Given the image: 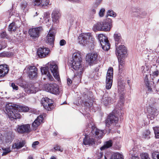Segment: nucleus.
I'll list each match as a JSON object with an SVG mask.
<instances>
[{"label": "nucleus", "instance_id": "obj_1", "mask_svg": "<svg viewBox=\"0 0 159 159\" xmlns=\"http://www.w3.org/2000/svg\"><path fill=\"white\" fill-rule=\"evenodd\" d=\"M71 60H69V65L71 68L77 71L75 75L73 80L77 82H79L81 80L82 74L84 71V67L82 65V59L80 54L74 53Z\"/></svg>", "mask_w": 159, "mask_h": 159}, {"label": "nucleus", "instance_id": "obj_2", "mask_svg": "<svg viewBox=\"0 0 159 159\" xmlns=\"http://www.w3.org/2000/svg\"><path fill=\"white\" fill-rule=\"evenodd\" d=\"M5 112L11 120L20 118L19 112H27L29 109L27 106H19L12 103H9L6 106Z\"/></svg>", "mask_w": 159, "mask_h": 159}, {"label": "nucleus", "instance_id": "obj_3", "mask_svg": "<svg viewBox=\"0 0 159 159\" xmlns=\"http://www.w3.org/2000/svg\"><path fill=\"white\" fill-rule=\"evenodd\" d=\"M116 54L117 57L119 62L120 63L119 66V71H121L123 60L127 56V50L124 45L119 46V47H116Z\"/></svg>", "mask_w": 159, "mask_h": 159}, {"label": "nucleus", "instance_id": "obj_4", "mask_svg": "<svg viewBox=\"0 0 159 159\" xmlns=\"http://www.w3.org/2000/svg\"><path fill=\"white\" fill-rule=\"evenodd\" d=\"M18 1H21L20 6L22 9L24 10L26 8L28 3L29 1H31L34 3L35 6L40 7H44L47 6L49 2V0H18Z\"/></svg>", "mask_w": 159, "mask_h": 159}, {"label": "nucleus", "instance_id": "obj_5", "mask_svg": "<svg viewBox=\"0 0 159 159\" xmlns=\"http://www.w3.org/2000/svg\"><path fill=\"white\" fill-rule=\"evenodd\" d=\"M92 36L90 33H85L80 34L78 37L79 43L81 45L86 46L90 42V39L93 41Z\"/></svg>", "mask_w": 159, "mask_h": 159}, {"label": "nucleus", "instance_id": "obj_6", "mask_svg": "<svg viewBox=\"0 0 159 159\" xmlns=\"http://www.w3.org/2000/svg\"><path fill=\"white\" fill-rule=\"evenodd\" d=\"M98 39L102 47V49L104 51L108 50L110 48V44L107 38L102 34L98 35Z\"/></svg>", "mask_w": 159, "mask_h": 159}, {"label": "nucleus", "instance_id": "obj_7", "mask_svg": "<svg viewBox=\"0 0 159 159\" xmlns=\"http://www.w3.org/2000/svg\"><path fill=\"white\" fill-rule=\"evenodd\" d=\"M45 90L54 94H59L60 93L58 85L56 84H48L44 85Z\"/></svg>", "mask_w": 159, "mask_h": 159}, {"label": "nucleus", "instance_id": "obj_8", "mask_svg": "<svg viewBox=\"0 0 159 159\" xmlns=\"http://www.w3.org/2000/svg\"><path fill=\"white\" fill-rule=\"evenodd\" d=\"M113 75V69L112 67H110L108 70L106 76V88L107 89H110L111 87Z\"/></svg>", "mask_w": 159, "mask_h": 159}, {"label": "nucleus", "instance_id": "obj_9", "mask_svg": "<svg viewBox=\"0 0 159 159\" xmlns=\"http://www.w3.org/2000/svg\"><path fill=\"white\" fill-rule=\"evenodd\" d=\"M92 97V93L90 92H87V93H84L83 102L84 103V105L89 108L91 109L92 107L93 104L91 102V98Z\"/></svg>", "mask_w": 159, "mask_h": 159}, {"label": "nucleus", "instance_id": "obj_10", "mask_svg": "<svg viewBox=\"0 0 159 159\" xmlns=\"http://www.w3.org/2000/svg\"><path fill=\"white\" fill-rule=\"evenodd\" d=\"M118 118L117 116L113 114H110L108 116L107 119L106 120V126L109 127L111 125H114L118 122Z\"/></svg>", "mask_w": 159, "mask_h": 159}, {"label": "nucleus", "instance_id": "obj_11", "mask_svg": "<svg viewBox=\"0 0 159 159\" xmlns=\"http://www.w3.org/2000/svg\"><path fill=\"white\" fill-rule=\"evenodd\" d=\"M27 70L28 76L30 79H34L37 77L38 69L35 66H29Z\"/></svg>", "mask_w": 159, "mask_h": 159}, {"label": "nucleus", "instance_id": "obj_12", "mask_svg": "<svg viewBox=\"0 0 159 159\" xmlns=\"http://www.w3.org/2000/svg\"><path fill=\"white\" fill-rule=\"evenodd\" d=\"M41 103L43 107L48 111H50L53 108L52 101L48 98H43Z\"/></svg>", "mask_w": 159, "mask_h": 159}, {"label": "nucleus", "instance_id": "obj_13", "mask_svg": "<svg viewBox=\"0 0 159 159\" xmlns=\"http://www.w3.org/2000/svg\"><path fill=\"white\" fill-rule=\"evenodd\" d=\"M42 30L43 28L41 27L30 29L29 31V33L33 39H36L39 37L40 33Z\"/></svg>", "mask_w": 159, "mask_h": 159}, {"label": "nucleus", "instance_id": "obj_14", "mask_svg": "<svg viewBox=\"0 0 159 159\" xmlns=\"http://www.w3.org/2000/svg\"><path fill=\"white\" fill-rule=\"evenodd\" d=\"M30 126L29 124L18 125L17 126V131L21 134L28 133L31 131Z\"/></svg>", "mask_w": 159, "mask_h": 159}, {"label": "nucleus", "instance_id": "obj_15", "mask_svg": "<svg viewBox=\"0 0 159 159\" xmlns=\"http://www.w3.org/2000/svg\"><path fill=\"white\" fill-rule=\"evenodd\" d=\"M50 51L49 49L46 48H39L37 51L39 57L41 58L46 57L49 54Z\"/></svg>", "mask_w": 159, "mask_h": 159}, {"label": "nucleus", "instance_id": "obj_16", "mask_svg": "<svg viewBox=\"0 0 159 159\" xmlns=\"http://www.w3.org/2000/svg\"><path fill=\"white\" fill-rule=\"evenodd\" d=\"M91 133L96 138H102L104 135V130L99 129L94 126L91 125Z\"/></svg>", "mask_w": 159, "mask_h": 159}, {"label": "nucleus", "instance_id": "obj_17", "mask_svg": "<svg viewBox=\"0 0 159 159\" xmlns=\"http://www.w3.org/2000/svg\"><path fill=\"white\" fill-rule=\"evenodd\" d=\"M98 58V54L96 53L92 52L87 54L86 57L87 61L89 64L96 62Z\"/></svg>", "mask_w": 159, "mask_h": 159}, {"label": "nucleus", "instance_id": "obj_18", "mask_svg": "<svg viewBox=\"0 0 159 159\" xmlns=\"http://www.w3.org/2000/svg\"><path fill=\"white\" fill-rule=\"evenodd\" d=\"M50 68L54 77L57 80H59L60 79V77L57 65L54 63H50Z\"/></svg>", "mask_w": 159, "mask_h": 159}, {"label": "nucleus", "instance_id": "obj_19", "mask_svg": "<svg viewBox=\"0 0 159 159\" xmlns=\"http://www.w3.org/2000/svg\"><path fill=\"white\" fill-rule=\"evenodd\" d=\"M51 16L53 21L57 23L61 16L60 10L59 9L55 8L52 12Z\"/></svg>", "mask_w": 159, "mask_h": 159}, {"label": "nucleus", "instance_id": "obj_20", "mask_svg": "<svg viewBox=\"0 0 159 159\" xmlns=\"http://www.w3.org/2000/svg\"><path fill=\"white\" fill-rule=\"evenodd\" d=\"M102 31H107L110 30L112 27V20L109 18H107L103 22Z\"/></svg>", "mask_w": 159, "mask_h": 159}, {"label": "nucleus", "instance_id": "obj_21", "mask_svg": "<svg viewBox=\"0 0 159 159\" xmlns=\"http://www.w3.org/2000/svg\"><path fill=\"white\" fill-rule=\"evenodd\" d=\"M43 117L42 115L38 116L32 124L33 129L35 130L43 122Z\"/></svg>", "mask_w": 159, "mask_h": 159}, {"label": "nucleus", "instance_id": "obj_22", "mask_svg": "<svg viewBox=\"0 0 159 159\" xmlns=\"http://www.w3.org/2000/svg\"><path fill=\"white\" fill-rule=\"evenodd\" d=\"M9 68L6 64L0 65V78H4L8 73Z\"/></svg>", "mask_w": 159, "mask_h": 159}, {"label": "nucleus", "instance_id": "obj_23", "mask_svg": "<svg viewBox=\"0 0 159 159\" xmlns=\"http://www.w3.org/2000/svg\"><path fill=\"white\" fill-rule=\"evenodd\" d=\"M55 33L52 31L50 30L47 36V42L52 46L53 44L55 39Z\"/></svg>", "mask_w": 159, "mask_h": 159}, {"label": "nucleus", "instance_id": "obj_24", "mask_svg": "<svg viewBox=\"0 0 159 159\" xmlns=\"http://www.w3.org/2000/svg\"><path fill=\"white\" fill-rule=\"evenodd\" d=\"M41 71L42 74L46 75L47 78L49 80L52 81L54 79L49 72V67L48 66L41 68Z\"/></svg>", "mask_w": 159, "mask_h": 159}, {"label": "nucleus", "instance_id": "obj_25", "mask_svg": "<svg viewBox=\"0 0 159 159\" xmlns=\"http://www.w3.org/2000/svg\"><path fill=\"white\" fill-rule=\"evenodd\" d=\"M141 70L142 73L144 76V78H148L149 77H150V70L149 67L148 66H141Z\"/></svg>", "mask_w": 159, "mask_h": 159}, {"label": "nucleus", "instance_id": "obj_26", "mask_svg": "<svg viewBox=\"0 0 159 159\" xmlns=\"http://www.w3.org/2000/svg\"><path fill=\"white\" fill-rule=\"evenodd\" d=\"M83 143L85 145H92L95 144L94 139L89 137L88 135H85L83 140Z\"/></svg>", "mask_w": 159, "mask_h": 159}, {"label": "nucleus", "instance_id": "obj_27", "mask_svg": "<svg viewBox=\"0 0 159 159\" xmlns=\"http://www.w3.org/2000/svg\"><path fill=\"white\" fill-rule=\"evenodd\" d=\"M114 38L116 46L119 44L122 43L123 39L120 33L115 32L114 34Z\"/></svg>", "mask_w": 159, "mask_h": 159}, {"label": "nucleus", "instance_id": "obj_28", "mask_svg": "<svg viewBox=\"0 0 159 159\" xmlns=\"http://www.w3.org/2000/svg\"><path fill=\"white\" fill-rule=\"evenodd\" d=\"M113 101V99H111L110 97L107 96L106 95H103L101 99L102 103L106 106L112 103Z\"/></svg>", "mask_w": 159, "mask_h": 159}, {"label": "nucleus", "instance_id": "obj_29", "mask_svg": "<svg viewBox=\"0 0 159 159\" xmlns=\"http://www.w3.org/2000/svg\"><path fill=\"white\" fill-rule=\"evenodd\" d=\"M144 80L146 87L147 88V91L151 93H152L153 85L152 83L149 82L148 78H144Z\"/></svg>", "mask_w": 159, "mask_h": 159}, {"label": "nucleus", "instance_id": "obj_30", "mask_svg": "<svg viewBox=\"0 0 159 159\" xmlns=\"http://www.w3.org/2000/svg\"><path fill=\"white\" fill-rule=\"evenodd\" d=\"M25 141L22 140L21 141L14 143L12 145V148L19 149L23 147L25 144Z\"/></svg>", "mask_w": 159, "mask_h": 159}, {"label": "nucleus", "instance_id": "obj_31", "mask_svg": "<svg viewBox=\"0 0 159 159\" xmlns=\"http://www.w3.org/2000/svg\"><path fill=\"white\" fill-rule=\"evenodd\" d=\"M140 10L135 7H133L131 9V14L132 15L137 18H139V14Z\"/></svg>", "mask_w": 159, "mask_h": 159}, {"label": "nucleus", "instance_id": "obj_32", "mask_svg": "<svg viewBox=\"0 0 159 159\" xmlns=\"http://www.w3.org/2000/svg\"><path fill=\"white\" fill-rule=\"evenodd\" d=\"M112 140H110L106 142L103 146L100 148V149L101 151H102L112 146Z\"/></svg>", "mask_w": 159, "mask_h": 159}, {"label": "nucleus", "instance_id": "obj_33", "mask_svg": "<svg viewBox=\"0 0 159 159\" xmlns=\"http://www.w3.org/2000/svg\"><path fill=\"white\" fill-rule=\"evenodd\" d=\"M102 25H103V22H98L94 25V29L97 30L102 31Z\"/></svg>", "mask_w": 159, "mask_h": 159}, {"label": "nucleus", "instance_id": "obj_34", "mask_svg": "<svg viewBox=\"0 0 159 159\" xmlns=\"http://www.w3.org/2000/svg\"><path fill=\"white\" fill-rule=\"evenodd\" d=\"M123 156L121 154L116 152L113 154L110 159H123Z\"/></svg>", "mask_w": 159, "mask_h": 159}, {"label": "nucleus", "instance_id": "obj_35", "mask_svg": "<svg viewBox=\"0 0 159 159\" xmlns=\"http://www.w3.org/2000/svg\"><path fill=\"white\" fill-rule=\"evenodd\" d=\"M153 129L156 138L159 139V126L154 127Z\"/></svg>", "mask_w": 159, "mask_h": 159}, {"label": "nucleus", "instance_id": "obj_36", "mask_svg": "<svg viewBox=\"0 0 159 159\" xmlns=\"http://www.w3.org/2000/svg\"><path fill=\"white\" fill-rule=\"evenodd\" d=\"M16 30V26L14 22L11 23L9 26L8 30L9 31H15Z\"/></svg>", "mask_w": 159, "mask_h": 159}, {"label": "nucleus", "instance_id": "obj_37", "mask_svg": "<svg viewBox=\"0 0 159 159\" xmlns=\"http://www.w3.org/2000/svg\"><path fill=\"white\" fill-rule=\"evenodd\" d=\"M150 132L149 130H146L143 133V138L146 139H148L150 138Z\"/></svg>", "mask_w": 159, "mask_h": 159}, {"label": "nucleus", "instance_id": "obj_38", "mask_svg": "<svg viewBox=\"0 0 159 159\" xmlns=\"http://www.w3.org/2000/svg\"><path fill=\"white\" fill-rule=\"evenodd\" d=\"M107 15L115 17L116 16V14L112 10H108L107 12Z\"/></svg>", "mask_w": 159, "mask_h": 159}, {"label": "nucleus", "instance_id": "obj_39", "mask_svg": "<svg viewBox=\"0 0 159 159\" xmlns=\"http://www.w3.org/2000/svg\"><path fill=\"white\" fill-rule=\"evenodd\" d=\"M3 150L4 151V152L2 153V156L6 155L7 154L11 151L10 148H3Z\"/></svg>", "mask_w": 159, "mask_h": 159}, {"label": "nucleus", "instance_id": "obj_40", "mask_svg": "<svg viewBox=\"0 0 159 159\" xmlns=\"http://www.w3.org/2000/svg\"><path fill=\"white\" fill-rule=\"evenodd\" d=\"M125 90V87L123 85H120L118 86V91L120 94L122 93Z\"/></svg>", "mask_w": 159, "mask_h": 159}, {"label": "nucleus", "instance_id": "obj_41", "mask_svg": "<svg viewBox=\"0 0 159 159\" xmlns=\"http://www.w3.org/2000/svg\"><path fill=\"white\" fill-rule=\"evenodd\" d=\"M142 159H150L148 155L146 153H143L140 154Z\"/></svg>", "mask_w": 159, "mask_h": 159}, {"label": "nucleus", "instance_id": "obj_42", "mask_svg": "<svg viewBox=\"0 0 159 159\" xmlns=\"http://www.w3.org/2000/svg\"><path fill=\"white\" fill-rule=\"evenodd\" d=\"M152 157L153 159H159V152H153L152 154Z\"/></svg>", "mask_w": 159, "mask_h": 159}, {"label": "nucleus", "instance_id": "obj_43", "mask_svg": "<svg viewBox=\"0 0 159 159\" xmlns=\"http://www.w3.org/2000/svg\"><path fill=\"white\" fill-rule=\"evenodd\" d=\"M146 12L144 11H140L139 14L138 18L140 19L143 18L146 16Z\"/></svg>", "mask_w": 159, "mask_h": 159}, {"label": "nucleus", "instance_id": "obj_44", "mask_svg": "<svg viewBox=\"0 0 159 159\" xmlns=\"http://www.w3.org/2000/svg\"><path fill=\"white\" fill-rule=\"evenodd\" d=\"M43 18L46 21H49L50 18V14L49 13L46 12L44 13Z\"/></svg>", "mask_w": 159, "mask_h": 159}, {"label": "nucleus", "instance_id": "obj_45", "mask_svg": "<svg viewBox=\"0 0 159 159\" xmlns=\"http://www.w3.org/2000/svg\"><path fill=\"white\" fill-rule=\"evenodd\" d=\"M12 53L11 52H5L1 54V55L3 56H6L7 57H10L12 55Z\"/></svg>", "mask_w": 159, "mask_h": 159}, {"label": "nucleus", "instance_id": "obj_46", "mask_svg": "<svg viewBox=\"0 0 159 159\" xmlns=\"http://www.w3.org/2000/svg\"><path fill=\"white\" fill-rule=\"evenodd\" d=\"M13 138L11 135H7L6 138V141L7 143L11 142L13 140Z\"/></svg>", "mask_w": 159, "mask_h": 159}, {"label": "nucleus", "instance_id": "obj_47", "mask_svg": "<svg viewBox=\"0 0 159 159\" xmlns=\"http://www.w3.org/2000/svg\"><path fill=\"white\" fill-rule=\"evenodd\" d=\"M120 102H121V104H123L124 102V93H121L120 94Z\"/></svg>", "mask_w": 159, "mask_h": 159}, {"label": "nucleus", "instance_id": "obj_48", "mask_svg": "<svg viewBox=\"0 0 159 159\" xmlns=\"http://www.w3.org/2000/svg\"><path fill=\"white\" fill-rule=\"evenodd\" d=\"M54 149L55 151H59L61 152H62L63 151V149L61 148V147L57 145H56L54 147Z\"/></svg>", "mask_w": 159, "mask_h": 159}, {"label": "nucleus", "instance_id": "obj_49", "mask_svg": "<svg viewBox=\"0 0 159 159\" xmlns=\"http://www.w3.org/2000/svg\"><path fill=\"white\" fill-rule=\"evenodd\" d=\"M105 11V9L104 8H102L101 9L99 12V16L101 17H102L104 15V13Z\"/></svg>", "mask_w": 159, "mask_h": 159}, {"label": "nucleus", "instance_id": "obj_50", "mask_svg": "<svg viewBox=\"0 0 159 159\" xmlns=\"http://www.w3.org/2000/svg\"><path fill=\"white\" fill-rule=\"evenodd\" d=\"M33 87H32L31 88H30L28 89H25V91L27 92V93H34L35 92L32 89L33 88Z\"/></svg>", "mask_w": 159, "mask_h": 159}, {"label": "nucleus", "instance_id": "obj_51", "mask_svg": "<svg viewBox=\"0 0 159 159\" xmlns=\"http://www.w3.org/2000/svg\"><path fill=\"white\" fill-rule=\"evenodd\" d=\"M11 86L12 88L13 89L16 90H18V86L17 85H16L14 83H11Z\"/></svg>", "mask_w": 159, "mask_h": 159}, {"label": "nucleus", "instance_id": "obj_52", "mask_svg": "<svg viewBox=\"0 0 159 159\" xmlns=\"http://www.w3.org/2000/svg\"><path fill=\"white\" fill-rule=\"evenodd\" d=\"M66 42L64 39H62L60 41V45L61 46H63L65 44Z\"/></svg>", "mask_w": 159, "mask_h": 159}, {"label": "nucleus", "instance_id": "obj_53", "mask_svg": "<svg viewBox=\"0 0 159 159\" xmlns=\"http://www.w3.org/2000/svg\"><path fill=\"white\" fill-rule=\"evenodd\" d=\"M1 37L2 38H5L7 36V34L5 32H3L1 33Z\"/></svg>", "mask_w": 159, "mask_h": 159}, {"label": "nucleus", "instance_id": "obj_54", "mask_svg": "<svg viewBox=\"0 0 159 159\" xmlns=\"http://www.w3.org/2000/svg\"><path fill=\"white\" fill-rule=\"evenodd\" d=\"M159 74V71L157 70L153 73V75L154 76H157Z\"/></svg>", "mask_w": 159, "mask_h": 159}, {"label": "nucleus", "instance_id": "obj_55", "mask_svg": "<svg viewBox=\"0 0 159 159\" xmlns=\"http://www.w3.org/2000/svg\"><path fill=\"white\" fill-rule=\"evenodd\" d=\"M39 143L38 141H35L32 143V147L34 148H35L36 147V146L39 144Z\"/></svg>", "mask_w": 159, "mask_h": 159}, {"label": "nucleus", "instance_id": "obj_56", "mask_svg": "<svg viewBox=\"0 0 159 159\" xmlns=\"http://www.w3.org/2000/svg\"><path fill=\"white\" fill-rule=\"evenodd\" d=\"M0 45L1 46V48H0V50L3 48H4L7 47V44L4 43H3V42L2 43V44H0Z\"/></svg>", "mask_w": 159, "mask_h": 159}, {"label": "nucleus", "instance_id": "obj_57", "mask_svg": "<svg viewBox=\"0 0 159 159\" xmlns=\"http://www.w3.org/2000/svg\"><path fill=\"white\" fill-rule=\"evenodd\" d=\"M150 114L152 115V117L153 118H154L155 116H156L157 115V113L155 112V111H151Z\"/></svg>", "mask_w": 159, "mask_h": 159}, {"label": "nucleus", "instance_id": "obj_58", "mask_svg": "<svg viewBox=\"0 0 159 159\" xmlns=\"http://www.w3.org/2000/svg\"><path fill=\"white\" fill-rule=\"evenodd\" d=\"M100 4V3L96 1L95 3L93 4V7L94 8H97Z\"/></svg>", "mask_w": 159, "mask_h": 159}, {"label": "nucleus", "instance_id": "obj_59", "mask_svg": "<svg viewBox=\"0 0 159 159\" xmlns=\"http://www.w3.org/2000/svg\"><path fill=\"white\" fill-rule=\"evenodd\" d=\"M96 8H94L93 7H92L91 9V13L92 14H94L96 13Z\"/></svg>", "mask_w": 159, "mask_h": 159}, {"label": "nucleus", "instance_id": "obj_60", "mask_svg": "<svg viewBox=\"0 0 159 159\" xmlns=\"http://www.w3.org/2000/svg\"><path fill=\"white\" fill-rule=\"evenodd\" d=\"M67 84H68V86H70L71 83H72V81L71 80L69 79V78H68L67 79Z\"/></svg>", "mask_w": 159, "mask_h": 159}, {"label": "nucleus", "instance_id": "obj_61", "mask_svg": "<svg viewBox=\"0 0 159 159\" xmlns=\"http://www.w3.org/2000/svg\"><path fill=\"white\" fill-rule=\"evenodd\" d=\"M13 9H10L9 11V15L10 16H12L13 15H14V11H13ZM14 13H15L14 12Z\"/></svg>", "mask_w": 159, "mask_h": 159}, {"label": "nucleus", "instance_id": "obj_62", "mask_svg": "<svg viewBox=\"0 0 159 159\" xmlns=\"http://www.w3.org/2000/svg\"><path fill=\"white\" fill-rule=\"evenodd\" d=\"M74 19L73 18H72L71 19H70L68 21V22L70 23V25H72L73 24V22L74 21Z\"/></svg>", "mask_w": 159, "mask_h": 159}, {"label": "nucleus", "instance_id": "obj_63", "mask_svg": "<svg viewBox=\"0 0 159 159\" xmlns=\"http://www.w3.org/2000/svg\"><path fill=\"white\" fill-rule=\"evenodd\" d=\"M127 83L128 84V85L129 86V87L131 88V85L130 84V81L129 80H127Z\"/></svg>", "mask_w": 159, "mask_h": 159}, {"label": "nucleus", "instance_id": "obj_64", "mask_svg": "<svg viewBox=\"0 0 159 159\" xmlns=\"http://www.w3.org/2000/svg\"><path fill=\"white\" fill-rule=\"evenodd\" d=\"M28 159H33V158L32 156H30L28 157Z\"/></svg>", "mask_w": 159, "mask_h": 159}]
</instances>
